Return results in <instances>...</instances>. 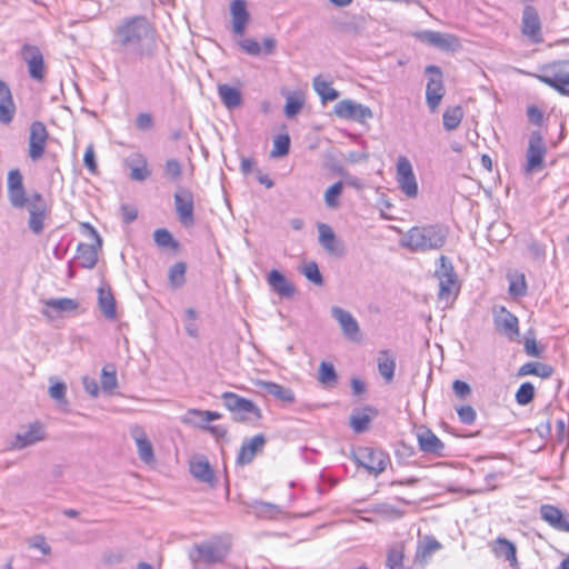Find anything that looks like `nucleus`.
Returning a JSON list of instances; mask_svg holds the SVG:
<instances>
[{"label":"nucleus","instance_id":"obj_7","mask_svg":"<svg viewBox=\"0 0 569 569\" xmlns=\"http://www.w3.org/2000/svg\"><path fill=\"white\" fill-rule=\"evenodd\" d=\"M228 555V547L220 542H203L196 545L189 557L191 561L197 563H218L222 562Z\"/></svg>","mask_w":569,"mask_h":569},{"label":"nucleus","instance_id":"obj_14","mask_svg":"<svg viewBox=\"0 0 569 569\" xmlns=\"http://www.w3.org/2000/svg\"><path fill=\"white\" fill-rule=\"evenodd\" d=\"M415 36L420 42L440 50H455L459 47V40L453 34L432 30H423L417 32Z\"/></svg>","mask_w":569,"mask_h":569},{"label":"nucleus","instance_id":"obj_62","mask_svg":"<svg viewBox=\"0 0 569 569\" xmlns=\"http://www.w3.org/2000/svg\"><path fill=\"white\" fill-rule=\"evenodd\" d=\"M452 389L455 395L460 399H465L471 393L470 386L462 380H455L452 383Z\"/></svg>","mask_w":569,"mask_h":569},{"label":"nucleus","instance_id":"obj_19","mask_svg":"<svg viewBox=\"0 0 569 569\" xmlns=\"http://www.w3.org/2000/svg\"><path fill=\"white\" fill-rule=\"evenodd\" d=\"M21 56L23 61L28 64L30 77L41 81L44 78V62L40 49L36 46L24 44Z\"/></svg>","mask_w":569,"mask_h":569},{"label":"nucleus","instance_id":"obj_37","mask_svg":"<svg viewBox=\"0 0 569 569\" xmlns=\"http://www.w3.org/2000/svg\"><path fill=\"white\" fill-rule=\"evenodd\" d=\"M538 79L550 88L555 89L561 96L569 97L568 83H562L563 78L555 70H548L546 73L538 76Z\"/></svg>","mask_w":569,"mask_h":569},{"label":"nucleus","instance_id":"obj_4","mask_svg":"<svg viewBox=\"0 0 569 569\" xmlns=\"http://www.w3.org/2000/svg\"><path fill=\"white\" fill-rule=\"evenodd\" d=\"M221 398L236 421L254 422L261 418V409L253 401L229 391L223 392Z\"/></svg>","mask_w":569,"mask_h":569},{"label":"nucleus","instance_id":"obj_40","mask_svg":"<svg viewBox=\"0 0 569 569\" xmlns=\"http://www.w3.org/2000/svg\"><path fill=\"white\" fill-rule=\"evenodd\" d=\"M463 118V110L460 106L449 107L442 114L443 127L448 131H452L459 127Z\"/></svg>","mask_w":569,"mask_h":569},{"label":"nucleus","instance_id":"obj_64","mask_svg":"<svg viewBox=\"0 0 569 569\" xmlns=\"http://www.w3.org/2000/svg\"><path fill=\"white\" fill-rule=\"evenodd\" d=\"M23 187V178L18 169H12L8 172V189Z\"/></svg>","mask_w":569,"mask_h":569},{"label":"nucleus","instance_id":"obj_15","mask_svg":"<svg viewBox=\"0 0 569 569\" xmlns=\"http://www.w3.org/2000/svg\"><path fill=\"white\" fill-rule=\"evenodd\" d=\"M174 207L177 214L179 217L180 222L190 227L194 224V204H193V196L187 189H179L174 193Z\"/></svg>","mask_w":569,"mask_h":569},{"label":"nucleus","instance_id":"obj_2","mask_svg":"<svg viewBox=\"0 0 569 569\" xmlns=\"http://www.w3.org/2000/svg\"><path fill=\"white\" fill-rule=\"evenodd\" d=\"M448 237V230L441 224H426L410 228L400 244L412 252H427L441 249Z\"/></svg>","mask_w":569,"mask_h":569},{"label":"nucleus","instance_id":"obj_42","mask_svg":"<svg viewBox=\"0 0 569 569\" xmlns=\"http://www.w3.org/2000/svg\"><path fill=\"white\" fill-rule=\"evenodd\" d=\"M535 375L541 378H548L552 375V368L545 363L527 362L519 368L518 376Z\"/></svg>","mask_w":569,"mask_h":569},{"label":"nucleus","instance_id":"obj_16","mask_svg":"<svg viewBox=\"0 0 569 569\" xmlns=\"http://www.w3.org/2000/svg\"><path fill=\"white\" fill-rule=\"evenodd\" d=\"M46 201L41 193L34 192L29 199L28 211H29V228L30 230L39 234L43 230V220L46 217Z\"/></svg>","mask_w":569,"mask_h":569},{"label":"nucleus","instance_id":"obj_18","mask_svg":"<svg viewBox=\"0 0 569 569\" xmlns=\"http://www.w3.org/2000/svg\"><path fill=\"white\" fill-rule=\"evenodd\" d=\"M540 518L552 529L569 533V513H565L553 505H541L539 508Z\"/></svg>","mask_w":569,"mask_h":569},{"label":"nucleus","instance_id":"obj_6","mask_svg":"<svg viewBox=\"0 0 569 569\" xmlns=\"http://www.w3.org/2000/svg\"><path fill=\"white\" fill-rule=\"evenodd\" d=\"M356 462L375 476L383 472L390 462L389 456L379 449L361 447L355 455Z\"/></svg>","mask_w":569,"mask_h":569},{"label":"nucleus","instance_id":"obj_17","mask_svg":"<svg viewBox=\"0 0 569 569\" xmlns=\"http://www.w3.org/2000/svg\"><path fill=\"white\" fill-rule=\"evenodd\" d=\"M493 323L496 330L510 340H515L519 336L518 318L505 307L495 312Z\"/></svg>","mask_w":569,"mask_h":569},{"label":"nucleus","instance_id":"obj_46","mask_svg":"<svg viewBox=\"0 0 569 569\" xmlns=\"http://www.w3.org/2000/svg\"><path fill=\"white\" fill-rule=\"evenodd\" d=\"M343 190L342 181H338L330 186L325 192V203L330 209H336L339 207V197L341 196Z\"/></svg>","mask_w":569,"mask_h":569},{"label":"nucleus","instance_id":"obj_52","mask_svg":"<svg viewBox=\"0 0 569 569\" xmlns=\"http://www.w3.org/2000/svg\"><path fill=\"white\" fill-rule=\"evenodd\" d=\"M8 198L12 207L23 208L29 200L26 197L24 187L8 189Z\"/></svg>","mask_w":569,"mask_h":569},{"label":"nucleus","instance_id":"obj_51","mask_svg":"<svg viewBox=\"0 0 569 569\" xmlns=\"http://www.w3.org/2000/svg\"><path fill=\"white\" fill-rule=\"evenodd\" d=\"M370 421V417L366 413L353 412L350 416V426L357 433H362L368 430Z\"/></svg>","mask_w":569,"mask_h":569},{"label":"nucleus","instance_id":"obj_29","mask_svg":"<svg viewBox=\"0 0 569 569\" xmlns=\"http://www.w3.org/2000/svg\"><path fill=\"white\" fill-rule=\"evenodd\" d=\"M256 386L263 392L274 397L276 399L292 403L295 402V393L290 388L283 387L272 381L258 380Z\"/></svg>","mask_w":569,"mask_h":569},{"label":"nucleus","instance_id":"obj_30","mask_svg":"<svg viewBox=\"0 0 569 569\" xmlns=\"http://www.w3.org/2000/svg\"><path fill=\"white\" fill-rule=\"evenodd\" d=\"M263 445L264 437L262 435H257L244 441L239 450L237 462L242 466L250 463Z\"/></svg>","mask_w":569,"mask_h":569},{"label":"nucleus","instance_id":"obj_22","mask_svg":"<svg viewBox=\"0 0 569 569\" xmlns=\"http://www.w3.org/2000/svg\"><path fill=\"white\" fill-rule=\"evenodd\" d=\"M318 231L319 243L329 254L336 257H341L345 254L343 242L336 237L330 226L327 223H319Z\"/></svg>","mask_w":569,"mask_h":569},{"label":"nucleus","instance_id":"obj_9","mask_svg":"<svg viewBox=\"0 0 569 569\" xmlns=\"http://www.w3.org/2000/svg\"><path fill=\"white\" fill-rule=\"evenodd\" d=\"M396 180L399 189L409 198L418 194V183L412 164L406 156H399L396 164Z\"/></svg>","mask_w":569,"mask_h":569},{"label":"nucleus","instance_id":"obj_27","mask_svg":"<svg viewBox=\"0 0 569 569\" xmlns=\"http://www.w3.org/2000/svg\"><path fill=\"white\" fill-rule=\"evenodd\" d=\"M221 418V413L210 410L189 409L182 417V422L207 430L208 423Z\"/></svg>","mask_w":569,"mask_h":569},{"label":"nucleus","instance_id":"obj_12","mask_svg":"<svg viewBox=\"0 0 569 569\" xmlns=\"http://www.w3.org/2000/svg\"><path fill=\"white\" fill-rule=\"evenodd\" d=\"M521 32L535 44L543 41L540 17L537 10L531 6H526L523 9Z\"/></svg>","mask_w":569,"mask_h":569},{"label":"nucleus","instance_id":"obj_57","mask_svg":"<svg viewBox=\"0 0 569 569\" xmlns=\"http://www.w3.org/2000/svg\"><path fill=\"white\" fill-rule=\"evenodd\" d=\"M527 286L525 281V276L521 274L518 278H513L509 283V293L515 297H522L526 295Z\"/></svg>","mask_w":569,"mask_h":569},{"label":"nucleus","instance_id":"obj_20","mask_svg":"<svg viewBox=\"0 0 569 569\" xmlns=\"http://www.w3.org/2000/svg\"><path fill=\"white\" fill-rule=\"evenodd\" d=\"M331 316L339 323L345 337H347L351 341L359 340L360 328L358 321L349 311L338 306H333L331 308Z\"/></svg>","mask_w":569,"mask_h":569},{"label":"nucleus","instance_id":"obj_35","mask_svg":"<svg viewBox=\"0 0 569 569\" xmlns=\"http://www.w3.org/2000/svg\"><path fill=\"white\" fill-rule=\"evenodd\" d=\"M248 506L258 518L262 519H276L283 512L280 506L261 500H253Z\"/></svg>","mask_w":569,"mask_h":569},{"label":"nucleus","instance_id":"obj_61","mask_svg":"<svg viewBox=\"0 0 569 569\" xmlns=\"http://www.w3.org/2000/svg\"><path fill=\"white\" fill-rule=\"evenodd\" d=\"M402 552L399 549H391L388 552L387 566L389 569H399L402 563Z\"/></svg>","mask_w":569,"mask_h":569},{"label":"nucleus","instance_id":"obj_1","mask_svg":"<svg viewBox=\"0 0 569 569\" xmlns=\"http://www.w3.org/2000/svg\"><path fill=\"white\" fill-rule=\"evenodd\" d=\"M113 37L117 50L137 60L151 58L156 52V31L143 16L121 20L113 30Z\"/></svg>","mask_w":569,"mask_h":569},{"label":"nucleus","instance_id":"obj_59","mask_svg":"<svg viewBox=\"0 0 569 569\" xmlns=\"http://www.w3.org/2000/svg\"><path fill=\"white\" fill-rule=\"evenodd\" d=\"M83 164L90 173L94 174L98 171V164L96 162L94 149L92 144H89L83 156Z\"/></svg>","mask_w":569,"mask_h":569},{"label":"nucleus","instance_id":"obj_8","mask_svg":"<svg viewBox=\"0 0 569 569\" xmlns=\"http://www.w3.org/2000/svg\"><path fill=\"white\" fill-rule=\"evenodd\" d=\"M47 438L46 427L41 421H33L28 426H22L14 436L10 448L13 450H22L31 447Z\"/></svg>","mask_w":569,"mask_h":569},{"label":"nucleus","instance_id":"obj_44","mask_svg":"<svg viewBox=\"0 0 569 569\" xmlns=\"http://www.w3.org/2000/svg\"><path fill=\"white\" fill-rule=\"evenodd\" d=\"M319 381L326 387H333L338 381V375L332 363L322 361L319 366Z\"/></svg>","mask_w":569,"mask_h":569},{"label":"nucleus","instance_id":"obj_39","mask_svg":"<svg viewBox=\"0 0 569 569\" xmlns=\"http://www.w3.org/2000/svg\"><path fill=\"white\" fill-rule=\"evenodd\" d=\"M43 305L60 313L72 312L79 308V302L71 298L48 299L43 301Z\"/></svg>","mask_w":569,"mask_h":569},{"label":"nucleus","instance_id":"obj_47","mask_svg":"<svg viewBox=\"0 0 569 569\" xmlns=\"http://www.w3.org/2000/svg\"><path fill=\"white\" fill-rule=\"evenodd\" d=\"M186 263L177 262L169 270V281L173 288H179L184 283Z\"/></svg>","mask_w":569,"mask_h":569},{"label":"nucleus","instance_id":"obj_49","mask_svg":"<svg viewBox=\"0 0 569 569\" xmlns=\"http://www.w3.org/2000/svg\"><path fill=\"white\" fill-rule=\"evenodd\" d=\"M290 149V138L288 134H279L273 140L271 157L279 158L288 154Z\"/></svg>","mask_w":569,"mask_h":569},{"label":"nucleus","instance_id":"obj_38","mask_svg":"<svg viewBox=\"0 0 569 569\" xmlns=\"http://www.w3.org/2000/svg\"><path fill=\"white\" fill-rule=\"evenodd\" d=\"M312 84L315 91L320 96L323 102L338 99L339 92L332 88L331 83L325 80L321 76L316 77Z\"/></svg>","mask_w":569,"mask_h":569},{"label":"nucleus","instance_id":"obj_58","mask_svg":"<svg viewBox=\"0 0 569 569\" xmlns=\"http://www.w3.org/2000/svg\"><path fill=\"white\" fill-rule=\"evenodd\" d=\"M457 413L459 420L465 425H472L477 417L476 410L469 405L458 408Z\"/></svg>","mask_w":569,"mask_h":569},{"label":"nucleus","instance_id":"obj_5","mask_svg":"<svg viewBox=\"0 0 569 569\" xmlns=\"http://www.w3.org/2000/svg\"><path fill=\"white\" fill-rule=\"evenodd\" d=\"M425 72L429 74L426 87V102L429 110L435 112L446 94L443 76L440 68L435 64L427 66Z\"/></svg>","mask_w":569,"mask_h":569},{"label":"nucleus","instance_id":"obj_43","mask_svg":"<svg viewBox=\"0 0 569 569\" xmlns=\"http://www.w3.org/2000/svg\"><path fill=\"white\" fill-rule=\"evenodd\" d=\"M305 104V97L301 92H295L286 98L284 114L287 118L296 117Z\"/></svg>","mask_w":569,"mask_h":569},{"label":"nucleus","instance_id":"obj_31","mask_svg":"<svg viewBox=\"0 0 569 569\" xmlns=\"http://www.w3.org/2000/svg\"><path fill=\"white\" fill-rule=\"evenodd\" d=\"M271 289L284 298H291L296 293L295 286L278 270H271L267 278Z\"/></svg>","mask_w":569,"mask_h":569},{"label":"nucleus","instance_id":"obj_21","mask_svg":"<svg viewBox=\"0 0 569 569\" xmlns=\"http://www.w3.org/2000/svg\"><path fill=\"white\" fill-rule=\"evenodd\" d=\"M546 154V146L542 137L538 132H533L529 139L527 150V171H535L542 167Z\"/></svg>","mask_w":569,"mask_h":569},{"label":"nucleus","instance_id":"obj_63","mask_svg":"<svg viewBox=\"0 0 569 569\" xmlns=\"http://www.w3.org/2000/svg\"><path fill=\"white\" fill-rule=\"evenodd\" d=\"M136 126L141 131L150 130L153 126V120L150 113H139L136 119Z\"/></svg>","mask_w":569,"mask_h":569},{"label":"nucleus","instance_id":"obj_28","mask_svg":"<svg viewBox=\"0 0 569 569\" xmlns=\"http://www.w3.org/2000/svg\"><path fill=\"white\" fill-rule=\"evenodd\" d=\"M16 114V104L9 86L0 80V123L9 124Z\"/></svg>","mask_w":569,"mask_h":569},{"label":"nucleus","instance_id":"obj_56","mask_svg":"<svg viewBox=\"0 0 569 569\" xmlns=\"http://www.w3.org/2000/svg\"><path fill=\"white\" fill-rule=\"evenodd\" d=\"M441 548V543L432 538V537H428L423 543V546L420 548V550L418 551V555L426 559L428 557H430L433 552L438 551L439 549Z\"/></svg>","mask_w":569,"mask_h":569},{"label":"nucleus","instance_id":"obj_36","mask_svg":"<svg viewBox=\"0 0 569 569\" xmlns=\"http://www.w3.org/2000/svg\"><path fill=\"white\" fill-rule=\"evenodd\" d=\"M218 94L223 106L229 109H236L242 103L241 92L229 84H219Z\"/></svg>","mask_w":569,"mask_h":569},{"label":"nucleus","instance_id":"obj_45","mask_svg":"<svg viewBox=\"0 0 569 569\" xmlns=\"http://www.w3.org/2000/svg\"><path fill=\"white\" fill-rule=\"evenodd\" d=\"M153 240L159 248H169L176 250L178 242L173 239L172 234L164 228L157 229L153 232Z\"/></svg>","mask_w":569,"mask_h":569},{"label":"nucleus","instance_id":"obj_34","mask_svg":"<svg viewBox=\"0 0 569 569\" xmlns=\"http://www.w3.org/2000/svg\"><path fill=\"white\" fill-rule=\"evenodd\" d=\"M377 363L380 376L386 380V382H391L396 370V358L389 350H381L378 353Z\"/></svg>","mask_w":569,"mask_h":569},{"label":"nucleus","instance_id":"obj_55","mask_svg":"<svg viewBox=\"0 0 569 569\" xmlns=\"http://www.w3.org/2000/svg\"><path fill=\"white\" fill-rule=\"evenodd\" d=\"M182 173L181 164L176 159H170L164 164V176L171 180L174 181L180 178Z\"/></svg>","mask_w":569,"mask_h":569},{"label":"nucleus","instance_id":"obj_10","mask_svg":"<svg viewBox=\"0 0 569 569\" xmlns=\"http://www.w3.org/2000/svg\"><path fill=\"white\" fill-rule=\"evenodd\" d=\"M83 227L89 230L90 236L94 239V244L79 243L77 247V259L79 264L86 269H92L98 261V249L102 244V240L98 231L89 223H83Z\"/></svg>","mask_w":569,"mask_h":569},{"label":"nucleus","instance_id":"obj_33","mask_svg":"<svg viewBox=\"0 0 569 569\" xmlns=\"http://www.w3.org/2000/svg\"><path fill=\"white\" fill-rule=\"evenodd\" d=\"M98 305L106 319L114 320L117 318L116 300L110 288L99 287Z\"/></svg>","mask_w":569,"mask_h":569},{"label":"nucleus","instance_id":"obj_3","mask_svg":"<svg viewBox=\"0 0 569 569\" xmlns=\"http://www.w3.org/2000/svg\"><path fill=\"white\" fill-rule=\"evenodd\" d=\"M435 278L439 282L438 298L440 300H449L457 297L460 290L458 274L452 262L446 256H440L437 260Z\"/></svg>","mask_w":569,"mask_h":569},{"label":"nucleus","instance_id":"obj_11","mask_svg":"<svg viewBox=\"0 0 569 569\" xmlns=\"http://www.w3.org/2000/svg\"><path fill=\"white\" fill-rule=\"evenodd\" d=\"M48 138V130L41 121H33L30 124L28 156L32 161L43 157Z\"/></svg>","mask_w":569,"mask_h":569},{"label":"nucleus","instance_id":"obj_41","mask_svg":"<svg viewBox=\"0 0 569 569\" xmlns=\"http://www.w3.org/2000/svg\"><path fill=\"white\" fill-rule=\"evenodd\" d=\"M495 552L503 557L511 566L517 563L516 546L506 538H498L495 542Z\"/></svg>","mask_w":569,"mask_h":569},{"label":"nucleus","instance_id":"obj_24","mask_svg":"<svg viewBox=\"0 0 569 569\" xmlns=\"http://www.w3.org/2000/svg\"><path fill=\"white\" fill-rule=\"evenodd\" d=\"M124 163L130 169L131 180L144 181L151 176L147 158L140 152L128 156Z\"/></svg>","mask_w":569,"mask_h":569},{"label":"nucleus","instance_id":"obj_23","mask_svg":"<svg viewBox=\"0 0 569 569\" xmlns=\"http://www.w3.org/2000/svg\"><path fill=\"white\" fill-rule=\"evenodd\" d=\"M417 440L422 452L443 456L445 443L430 429L420 427L417 431Z\"/></svg>","mask_w":569,"mask_h":569},{"label":"nucleus","instance_id":"obj_26","mask_svg":"<svg viewBox=\"0 0 569 569\" xmlns=\"http://www.w3.org/2000/svg\"><path fill=\"white\" fill-rule=\"evenodd\" d=\"M231 27L236 36H243L250 20L246 2H231L230 6Z\"/></svg>","mask_w":569,"mask_h":569},{"label":"nucleus","instance_id":"obj_13","mask_svg":"<svg viewBox=\"0 0 569 569\" xmlns=\"http://www.w3.org/2000/svg\"><path fill=\"white\" fill-rule=\"evenodd\" d=\"M335 113L339 118L358 122H363L367 119H371L373 117V113L369 107L349 99L339 101L335 107Z\"/></svg>","mask_w":569,"mask_h":569},{"label":"nucleus","instance_id":"obj_50","mask_svg":"<svg viewBox=\"0 0 569 569\" xmlns=\"http://www.w3.org/2000/svg\"><path fill=\"white\" fill-rule=\"evenodd\" d=\"M302 274L316 286L323 284L322 274L319 271V267L315 261L308 262L301 270Z\"/></svg>","mask_w":569,"mask_h":569},{"label":"nucleus","instance_id":"obj_54","mask_svg":"<svg viewBox=\"0 0 569 569\" xmlns=\"http://www.w3.org/2000/svg\"><path fill=\"white\" fill-rule=\"evenodd\" d=\"M239 47L250 56H259L262 53L260 43L251 38H244L238 41Z\"/></svg>","mask_w":569,"mask_h":569},{"label":"nucleus","instance_id":"obj_48","mask_svg":"<svg viewBox=\"0 0 569 569\" xmlns=\"http://www.w3.org/2000/svg\"><path fill=\"white\" fill-rule=\"evenodd\" d=\"M535 397V387L531 382H523L516 392V401L520 406H527Z\"/></svg>","mask_w":569,"mask_h":569},{"label":"nucleus","instance_id":"obj_60","mask_svg":"<svg viewBox=\"0 0 569 569\" xmlns=\"http://www.w3.org/2000/svg\"><path fill=\"white\" fill-rule=\"evenodd\" d=\"M49 396L58 402H66L67 386L63 382H56L49 388Z\"/></svg>","mask_w":569,"mask_h":569},{"label":"nucleus","instance_id":"obj_25","mask_svg":"<svg viewBox=\"0 0 569 569\" xmlns=\"http://www.w3.org/2000/svg\"><path fill=\"white\" fill-rule=\"evenodd\" d=\"M190 472L198 481L214 486V472L204 456H194L190 460Z\"/></svg>","mask_w":569,"mask_h":569},{"label":"nucleus","instance_id":"obj_53","mask_svg":"<svg viewBox=\"0 0 569 569\" xmlns=\"http://www.w3.org/2000/svg\"><path fill=\"white\" fill-rule=\"evenodd\" d=\"M118 386L117 375L114 370L109 371L108 367H104L101 372V387L106 392L112 391Z\"/></svg>","mask_w":569,"mask_h":569},{"label":"nucleus","instance_id":"obj_32","mask_svg":"<svg viewBox=\"0 0 569 569\" xmlns=\"http://www.w3.org/2000/svg\"><path fill=\"white\" fill-rule=\"evenodd\" d=\"M131 435L136 441L139 458L146 463L152 462L154 460L153 448L144 430L134 428Z\"/></svg>","mask_w":569,"mask_h":569}]
</instances>
